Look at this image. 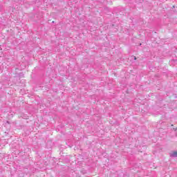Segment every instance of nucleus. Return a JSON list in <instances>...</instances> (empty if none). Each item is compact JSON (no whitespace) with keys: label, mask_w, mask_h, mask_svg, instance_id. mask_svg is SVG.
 <instances>
[{"label":"nucleus","mask_w":177,"mask_h":177,"mask_svg":"<svg viewBox=\"0 0 177 177\" xmlns=\"http://www.w3.org/2000/svg\"><path fill=\"white\" fill-rule=\"evenodd\" d=\"M170 157L176 158L177 157V151H174L172 153H171Z\"/></svg>","instance_id":"f257e3e1"},{"label":"nucleus","mask_w":177,"mask_h":177,"mask_svg":"<svg viewBox=\"0 0 177 177\" xmlns=\"http://www.w3.org/2000/svg\"><path fill=\"white\" fill-rule=\"evenodd\" d=\"M177 60L176 59H171L170 63H171V64H174V63H176Z\"/></svg>","instance_id":"f03ea898"},{"label":"nucleus","mask_w":177,"mask_h":177,"mask_svg":"<svg viewBox=\"0 0 177 177\" xmlns=\"http://www.w3.org/2000/svg\"><path fill=\"white\" fill-rule=\"evenodd\" d=\"M175 131H177V127H176V130Z\"/></svg>","instance_id":"7ed1b4c3"}]
</instances>
